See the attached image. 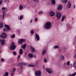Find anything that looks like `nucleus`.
<instances>
[{"instance_id": "obj_1", "label": "nucleus", "mask_w": 76, "mask_h": 76, "mask_svg": "<svg viewBox=\"0 0 76 76\" xmlns=\"http://www.w3.org/2000/svg\"><path fill=\"white\" fill-rule=\"evenodd\" d=\"M27 64L24 63H20L19 64V65L18 68V70L19 73H22V66H25Z\"/></svg>"}, {"instance_id": "obj_2", "label": "nucleus", "mask_w": 76, "mask_h": 76, "mask_svg": "<svg viewBox=\"0 0 76 76\" xmlns=\"http://www.w3.org/2000/svg\"><path fill=\"white\" fill-rule=\"evenodd\" d=\"M45 28L46 29H49L51 27V23L50 22H47L45 25Z\"/></svg>"}, {"instance_id": "obj_3", "label": "nucleus", "mask_w": 76, "mask_h": 76, "mask_svg": "<svg viewBox=\"0 0 76 76\" xmlns=\"http://www.w3.org/2000/svg\"><path fill=\"white\" fill-rule=\"evenodd\" d=\"M56 17L57 18V20H60L61 17V13L60 12H58L56 14Z\"/></svg>"}, {"instance_id": "obj_4", "label": "nucleus", "mask_w": 76, "mask_h": 76, "mask_svg": "<svg viewBox=\"0 0 76 76\" xmlns=\"http://www.w3.org/2000/svg\"><path fill=\"white\" fill-rule=\"evenodd\" d=\"M16 46L15 45V43L12 42L10 45V50H14L16 49Z\"/></svg>"}, {"instance_id": "obj_5", "label": "nucleus", "mask_w": 76, "mask_h": 76, "mask_svg": "<svg viewBox=\"0 0 76 76\" xmlns=\"http://www.w3.org/2000/svg\"><path fill=\"white\" fill-rule=\"evenodd\" d=\"M7 37V34L6 33L2 32L0 35V37L3 39H5Z\"/></svg>"}, {"instance_id": "obj_6", "label": "nucleus", "mask_w": 76, "mask_h": 76, "mask_svg": "<svg viewBox=\"0 0 76 76\" xmlns=\"http://www.w3.org/2000/svg\"><path fill=\"white\" fill-rule=\"evenodd\" d=\"M46 70L49 74H51L53 73V70L52 68H46Z\"/></svg>"}, {"instance_id": "obj_7", "label": "nucleus", "mask_w": 76, "mask_h": 76, "mask_svg": "<svg viewBox=\"0 0 76 76\" xmlns=\"http://www.w3.org/2000/svg\"><path fill=\"white\" fill-rule=\"evenodd\" d=\"M41 72L40 71H37L35 72L34 74L36 76H41Z\"/></svg>"}, {"instance_id": "obj_8", "label": "nucleus", "mask_w": 76, "mask_h": 76, "mask_svg": "<svg viewBox=\"0 0 76 76\" xmlns=\"http://www.w3.org/2000/svg\"><path fill=\"white\" fill-rule=\"evenodd\" d=\"M26 40L23 39H20L18 41V42L19 44H22L23 41H25Z\"/></svg>"}, {"instance_id": "obj_9", "label": "nucleus", "mask_w": 76, "mask_h": 76, "mask_svg": "<svg viewBox=\"0 0 76 76\" xmlns=\"http://www.w3.org/2000/svg\"><path fill=\"white\" fill-rule=\"evenodd\" d=\"M66 27L67 31H69V30H70L72 28V26L69 24H67Z\"/></svg>"}, {"instance_id": "obj_10", "label": "nucleus", "mask_w": 76, "mask_h": 76, "mask_svg": "<svg viewBox=\"0 0 76 76\" xmlns=\"http://www.w3.org/2000/svg\"><path fill=\"white\" fill-rule=\"evenodd\" d=\"M0 42L2 45H5V43L6 42L5 40L4 39H1L0 40Z\"/></svg>"}, {"instance_id": "obj_11", "label": "nucleus", "mask_w": 76, "mask_h": 76, "mask_svg": "<svg viewBox=\"0 0 76 76\" xmlns=\"http://www.w3.org/2000/svg\"><path fill=\"white\" fill-rule=\"evenodd\" d=\"M25 5H20L19 6V10H22L23 9V8H25Z\"/></svg>"}, {"instance_id": "obj_12", "label": "nucleus", "mask_w": 76, "mask_h": 76, "mask_svg": "<svg viewBox=\"0 0 76 76\" xmlns=\"http://www.w3.org/2000/svg\"><path fill=\"white\" fill-rule=\"evenodd\" d=\"M30 50L32 53H35V48L32 46L30 47Z\"/></svg>"}, {"instance_id": "obj_13", "label": "nucleus", "mask_w": 76, "mask_h": 76, "mask_svg": "<svg viewBox=\"0 0 76 76\" xmlns=\"http://www.w3.org/2000/svg\"><path fill=\"white\" fill-rule=\"evenodd\" d=\"M15 70H16V68H14L12 70V73L11 75V76H13V75H14V74L15 72Z\"/></svg>"}, {"instance_id": "obj_14", "label": "nucleus", "mask_w": 76, "mask_h": 76, "mask_svg": "<svg viewBox=\"0 0 76 76\" xmlns=\"http://www.w3.org/2000/svg\"><path fill=\"white\" fill-rule=\"evenodd\" d=\"M50 16H53L55 15V12L53 11H50Z\"/></svg>"}, {"instance_id": "obj_15", "label": "nucleus", "mask_w": 76, "mask_h": 76, "mask_svg": "<svg viewBox=\"0 0 76 76\" xmlns=\"http://www.w3.org/2000/svg\"><path fill=\"white\" fill-rule=\"evenodd\" d=\"M35 37L37 39V41H39V35L37 34H36Z\"/></svg>"}, {"instance_id": "obj_16", "label": "nucleus", "mask_w": 76, "mask_h": 76, "mask_svg": "<svg viewBox=\"0 0 76 76\" xmlns=\"http://www.w3.org/2000/svg\"><path fill=\"white\" fill-rule=\"evenodd\" d=\"M71 6H72V4L70 3V2L69 1H68L67 5V7L68 8H70V7H71Z\"/></svg>"}, {"instance_id": "obj_17", "label": "nucleus", "mask_w": 76, "mask_h": 76, "mask_svg": "<svg viewBox=\"0 0 76 76\" xmlns=\"http://www.w3.org/2000/svg\"><path fill=\"white\" fill-rule=\"evenodd\" d=\"M62 8H63V6L61 5H59L58 7V10H61V9H62Z\"/></svg>"}, {"instance_id": "obj_18", "label": "nucleus", "mask_w": 76, "mask_h": 76, "mask_svg": "<svg viewBox=\"0 0 76 76\" xmlns=\"http://www.w3.org/2000/svg\"><path fill=\"white\" fill-rule=\"evenodd\" d=\"M4 26L5 27L7 28V30H10V26H9L8 25H5Z\"/></svg>"}, {"instance_id": "obj_19", "label": "nucleus", "mask_w": 76, "mask_h": 76, "mask_svg": "<svg viewBox=\"0 0 76 76\" xmlns=\"http://www.w3.org/2000/svg\"><path fill=\"white\" fill-rule=\"evenodd\" d=\"M19 53L20 55H22L23 54V50L22 49H20L19 50Z\"/></svg>"}, {"instance_id": "obj_20", "label": "nucleus", "mask_w": 76, "mask_h": 76, "mask_svg": "<svg viewBox=\"0 0 76 76\" xmlns=\"http://www.w3.org/2000/svg\"><path fill=\"white\" fill-rule=\"evenodd\" d=\"M66 16L65 15H64L62 17L61 20L62 22H63L65 19H66Z\"/></svg>"}, {"instance_id": "obj_21", "label": "nucleus", "mask_w": 76, "mask_h": 76, "mask_svg": "<svg viewBox=\"0 0 76 76\" xmlns=\"http://www.w3.org/2000/svg\"><path fill=\"white\" fill-rule=\"evenodd\" d=\"M28 57H29L30 58H32V57H33L34 55L32 54L29 53L28 55Z\"/></svg>"}, {"instance_id": "obj_22", "label": "nucleus", "mask_w": 76, "mask_h": 76, "mask_svg": "<svg viewBox=\"0 0 76 76\" xmlns=\"http://www.w3.org/2000/svg\"><path fill=\"white\" fill-rule=\"evenodd\" d=\"M46 50H44L42 51V55L43 56H44V55H45V54H46Z\"/></svg>"}, {"instance_id": "obj_23", "label": "nucleus", "mask_w": 76, "mask_h": 76, "mask_svg": "<svg viewBox=\"0 0 76 76\" xmlns=\"http://www.w3.org/2000/svg\"><path fill=\"white\" fill-rule=\"evenodd\" d=\"M26 44H25L21 46V48L23 49H25L26 48Z\"/></svg>"}, {"instance_id": "obj_24", "label": "nucleus", "mask_w": 76, "mask_h": 76, "mask_svg": "<svg viewBox=\"0 0 76 76\" xmlns=\"http://www.w3.org/2000/svg\"><path fill=\"white\" fill-rule=\"evenodd\" d=\"M52 4L53 5H55L56 4V1L55 0H52L51 1Z\"/></svg>"}, {"instance_id": "obj_25", "label": "nucleus", "mask_w": 76, "mask_h": 76, "mask_svg": "<svg viewBox=\"0 0 76 76\" xmlns=\"http://www.w3.org/2000/svg\"><path fill=\"white\" fill-rule=\"evenodd\" d=\"M73 67L75 69H76V63H74L73 64Z\"/></svg>"}, {"instance_id": "obj_26", "label": "nucleus", "mask_w": 76, "mask_h": 76, "mask_svg": "<svg viewBox=\"0 0 76 76\" xmlns=\"http://www.w3.org/2000/svg\"><path fill=\"white\" fill-rule=\"evenodd\" d=\"M59 48V46L58 45H55L54 46L53 48L54 49H58Z\"/></svg>"}, {"instance_id": "obj_27", "label": "nucleus", "mask_w": 76, "mask_h": 76, "mask_svg": "<svg viewBox=\"0 0 76 76\" xmlns=\"http://www.w3.org/2000/svg\"><path fill=\"white\" fill-rule=\"evenodd\" d=\"M76 75V72H75L74 73L72 74H69V76H75Z\"/></svg>"}, {"instance_id": "obj_28", "label": "nucleus", "mask_w": 76, "mask_h": 76, "mask_svg": "<svg viewBox=\"0 0 76 76\" xmlns=\"http://www.w3.org/2000/svg\"><path fill=\"white\" fill-rule=\"evenodd\" d=\"M60 59L61 60H63L64 59V57L63 56L61 55L60 57Z\"/></svg>"}, {"instance_id": "obj_29", "label": "nucleus", "mask_w": 76, "mask_h": 76, "mask_svg": "<svg viewBox=\"0 0 76 76\" xmlns=\"http://www.w3.org/2000/svg\"><path fill=\"white\" fill-rule=\"evenodd\" d=\"M61 1L63 3H66V2L67 1V0H61Z\"/></svg>"}, {"instance_id": "obj_30", "label": "nucleus", "mask_w": 76, "mask_h": 76, "mask_svg": "<svg viewBox=\"0 0 76 76\" xmlns=\"http://www.w3.org/2000/svg\"><path fill=\"white\" fill-rule=\"evenodd\" d=\"M9 76V72H5L4 74V76Z\"/></svg>"}, {"instance_id": "obj_31", "label": "nucleus", "mask_w": 76, "mask_h": 76, "mask_svg": "<svg viewBox=\"0 0 76 76\" xmlns=\"http://www.w3.org/2000/svg\"><path fill=\"white\" fill-rule=\"evenodd\" d=\"M28 67H35V65L33 64H29L28 65Z\"/></svg>"}, {"instance_id": "obj_32", "label": "nucleus", "mask_w": 76, "mask_h": 76, "mask_svg": "<svg viewBox=\"0 0 76 76\" xmlns=\"http://www.w3.org/2000/svg\"><path fill=\"white\" fill-rule=\"evenodd\" d=\"M3 27V24L2 23H0V28H1Z\"/></svg>"}, {"instance_id": "obj_33", "label": "nucleus", "mask_w": 76, "mask_h": 76, "mask_svg": "<svg viewBox=\"0 0 76 76\" xmlns=\"http://www.w3.org/2000/svg\"><path fill=\"white\" fill-rule=\"evenodd\" d=\"M33 1L34 2V3H38L39 2V0H33Z\"/></svg>"}, {"instance_id": "obj_34", "label": "nucleus", "mask_w": 76, "mask_h": 76, "mask_svg": "<svg viewBox=\"0 0 76 76\" xmlns=\"http://www.w3.org/2000/svg\"><path fill=\"white\" fill-rule=\"evenodd\" d=\"M15 34H13L11 37V38H15Z\"/></svg>"}, {"instance_id": "obj_35", "label": "nucleus", "mask_w": 76, "mask_h": 76, "mask_svg": "<svg viewBox=\"0 0 76 76\" xmlns=\"http://www.w3.org/2000/svg\"><path fill=\"white\" fill-rule=\"evenodd\" d=\"M38 14H39V15H41V14H42V13H43V12L42 11H40V12H39L38 13Z\"/></svg>"}, {"instance_id": "obj_36", "label": "nucleus", "mask_w": 76, "mask_h": 76, "mask_svg": "<svg viewBox=\"0 0 76 76\" xmlns=\"http://www.w3.org/2000/svg\"><path fill=\"white\" fill-rule=\"evenodd\" d=\"M20 20V19H23V16L22 15H20V18H19Z\"/></svg>"}, {"instance_id": "obj_37", "label": "nucleus", "mask_w": 76, "mask_h": 76, "mask_svg": "<svg viewBox=\"0 0 76 76\" xmlns=\"http://www.w3.org/2000/svg\"><path fill=\"white\" fill-rule=\"evenodd\" d=\"M67 64L68 65V66H70V61H68L67 62Z\"/></svg>"}, {"instance_id": "obj_38", "label": "nucleus", "mask_w": 76, "mask_h": 76, "mask_svg": "<svg viewBox=\"0 0 76 76\" xmlns=\"http://www.w3.org/2000/svg\"><path fill=\"white\" fill-rule=\"evenodd\" d=\"M59 54H62V53H63L62 52V50H59Z\"/></svg>"}, {"instance_id": "obj_39", "label": "nucleus", "mask_w": 76, "mask_h": 76, "mask_svg": "<svg viewBox=\"0 0 76 76\" xmlns=\"http://www.w3.org/2000/svg\"><path fill=\"white\" fill-rule=\"evenodd\" d=\"M13 54L14 56H16V55L17 53H16V52L13 51Z\"/></svg>"}, {"instance_id": "obj_40", "label": "nucleus", "mask_w": 76, "mask_h": 76, "mask_svg": "<svg viewBox=\"0 0 76 76\" xmlns=\"http://www.w3.org/2000/svg\"><path fill=\"white\" fill-rule=\"evenodd\" d=\"M34 30H31V34H34Z\"/></svg>"}, {"instance_id": "obj_41", "label": "nucleus", "mask_w": 76, "mask_h": 76, "mask_svg": "<svg viewBox=\"0 0 76 76\" xmlns=\"http://www.w3.org/2000/svg\"><path fill=\"white\" fill-rule=\"evenodd\" d=\"M1 61L2 62H4V59L3 58H1Z\"/></svg>"}, {"instance_id": "obj_42", "label": "nucleus", "mask_w": 76, "mask_h": 76, "mask_svg": "<svg viewBox=\"0 0 76 76\" xmlns=\"http://www.w3.org/2000/svg\"><path fill=\"white\" fill-rule=\"evenodd\" d=\"M44 61L45 63H47V59L46 58H45Z\"/></svg>"}, {"instance_id": "obj_43", "label": "nucleus", "mask_w": 76, "mask_h": 76, "mask_svg": "<svg viewBox=\"0 0 76 76\" xmlns=\"http://www.w3.org/2000/svg\"><path fill=\"white\" fill-rule=\"evenodd\" d=\"M66 50V48H64L63 49V51L64 52H65Z\"/></svg>"}, {"instance_id": "obj_44", "label": "nucleus", "mask_w": 76, "mask_h": 76, "mask_svg": "<svg viewBox=\"0 0 76 76\" xmlns=\"http://www.w3.org/2000/svg\"><path fill=\"white\" fill-rule=\"evenodd\" d=\"M3 15H6V13L5 12V11H3Z\"/></svg>"}, {"instance_id": "obj_45", "label": "nucleus", "mask_w": 76, "mask_h": 76, "mask_svg": "<svg viewBox=\"0 0 76 76\" xmlns=\"http://www.w3.org/2000/svg\"><path fill=\"white\" fill-rule=\"evenodd\" d=\"M34 20H35V22H37V20H38V19H37V18H35L34 19Z\"/></svg>"}, {"instance_id": "obj_46", "label": "nucleus", "mask_w": 76, "mask_h": 76, "mask_svg": "<svg viewBox=\"0 0 76 76\" xmlns=\"http://www.w3.org/2000/svg\"><path fill=\"white\" fill-rule=\"evenodd\" d=\"M7 30V29H6V28H4V29L3 31L4 32H6V31Z\"/></svg>"}, {"instance_id": "obj_47", "label": "nucleus", "mask_w": 76, "mask_h": 76, "mask_svg": "<svg viewBox=\"0 0 76 76\" xmlns=\"http://www.w3.org/2000/svg\"><path fill=\"white\" fill-rule=\"evenodd\" d=\"M67 65L64 66V69H67Z\"/></svg>"}, {"instance_id": "obj_48", "label": "nucleus", "mask_w": 76, "mask_h": 76, "mask_svg": "<svg viewBox=\"0 0 76 76\" xmlns=\"http://www.w3.org/2000/svg\"><path fill=\"white\" fill-rule=\"evenodd\" d=\"M6 9V7H2V10H4V9Z\"/></svg>"}, {"instance_id": "obj_49", "label": "nucleus", "mask_w": 76, "mask_h": 76, "mask_svg": "<svg viewBox=\"0 0 76 76\" xmlns=\"http://www.w3.org/2000/svg\"><path fill=\"white\" fill-rule=\"evenodd\" d=\"M2 3V1H0V5H1Z\"/></svg>"}, {"instance_id": "obj_50", "label": "nucleus", "mask_w": 76, "mask_h": 76, "mask_svg": "<svg viewBox=\"0 0 76 76\" xmlns=\"http://www.w3.org/2000/svg\"><path fill=\"white\" fill-rule=\"evenodd\" d=\"M34 58H36L37 57V55H34Z\"/></svg>"}, {"instance_id": "obj_51", "label": "nucleus", "mask_w": 76, "mask_h": 76, "mask_svg": "<svg viewBox=\"0 0 76 76\" xmlns=\"http://www.w3.org/2000/svg\"><path fill=\"white\" fill-rule=\"evenodd\" d=\"M20 58V55H19L18 56V58Z\"/></svg>"}, {"instance_id": "obj_52", "label": "nucleus", "mask_w": 76, "mask_h": 76, "mask_svg": "<svg viewBox=\"0 0 76 76\" xmlns=\"http://www.w3.org/2000/svg\"><path fill=\"white\" fill-rule=\"evenodd\" d=\"M72 67H73V65H72V64H71V69H72Z\"/></svg>"}, {"instance_id": "obj_53", "label": "nucleus", "mask_w": 76, "mask_h": 76, "mask_svg": "<svg viewBox=\"0 0 76 76\" xmlns=\"http://www.w3.org/2000/svg\"><path fill=\"white\" fill-rule=\"evenodd\" d=\"M4 14H3V19H4Z\"/></svg>"}, {"instance_id": "obj_54", "label": "nucleus", "mask_w": 76, "mask_h": 76, "mask_svg": "<svg viewBox=\"0 0 76 76\" xmlns=\"http://www.w3.org/2000/svg\"><path fill=\"white\" fill-rule=\"evenodd\" d=\"M32 20H31L30 22V23H32Z\"/></svg>"}, {"instance_id": "obj_55", "label": "nucleus", "mask_w": 76, "mask_h": 76, "mask_svg": "<svg viewBox=\"0 0 76 76\" xmlns=\"http://www.w3.org/2000/svg\"><path fill=\"white\" fill-rule=\"evenodd\" d=\"M75 7H76V6L74 5V9H75Z\"/></svg>"}, {"instance_id": "obj_56", "label": "nucleus", "mask_w": 76, "mask_h": 76, "mask_svg": "<svg viewBox=\"0 0 76 76\" xmlns=\"http://www.w3.org/2000/svg\"><path fill=\"white\" fill-rule=\"evenodd\" d=\"M72 20H74V18H72Z\"/></svg>"}, {"instance_id": "obj_57", "label": "nucleus", "mask_w": 76, "mask_h": 76, "mask_svg": "<svg viewBox=\"0 0 76 76\" xmlns=\"http://www.w3.org/2000/svg\"><path fill=\"white\" fill-rule=\"evenodd\" d=\"M75 57L76 58V55H75Z\"/></svg>"}, {"instance_id": "obj_58", "label": "nucleus", "mask_w": 76, "mask_h": 76, "mask_svg": "<svg viewBox=\"0 0 76 76\" xmlns=\"http://www.w3.org/2000/svg\"><path fill=\"white\" fill-rule=\"evenodd\" d=\"M1 1H2L3 0H0Z\"/></svg>"}, {"instance_id": "obj_59", "label": "nucleus", "mask_w": 76, "mask_h": 76, "mask_svg": "<svg viewBox=\"0 0 76 76\" xmlns=\"http://www.w3.org/2000/svg\"><path fill=\"white\" fill-rule=\"evenodd\" d=\"M66 64V63H65V64Z\"/></svg>"}, {"instance_id": "obj_60", "label": "nucleus", "mask_w": 76, "mask_h": 76, "mask_svg": "<svg viewBox=\"0 0 76 76\" xmlns=\"http://www.w3.org/2000/svg\"><path fill=\"white\" fill-rule=\"evenodd\" d=\"M21 23H22V22H21Z\"/></svg>"}]
</instances>
